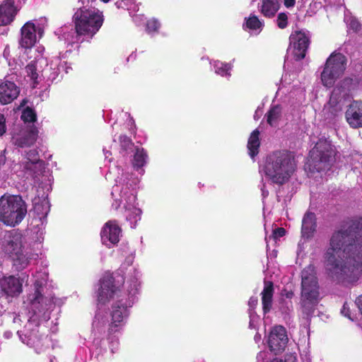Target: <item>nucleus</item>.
Masks as SVG:
<instances>
[{
	"label": "nucleus",
	"mask_w": 362,
	"mask_h": 362,
	"mask_svg": "<svg viewBox=\"0 0 362 362\" xmlns=\"http://www.w3.org/2000/svg\"><path fill=\"white\" fill-rule=\"evenodd\" d=\"M324 258L325 272L332 281H358L362 274V217L348 219L332 233Z\"/></svg>",
	"instance_id": "nucleus-1"
},
{
	"label": "nucleus",
	"mask_w": 362,
	"mask_h": 362,
	"mask_svg": "<svg viewBox=\"0 0 362 362\" xmlns=\"http://www.w3.org/2000/svg\"><path fill=\"white\" fill-rule=\"evenodd\" d=\"M296 167L292 152L288 150L275 151L267 157L264 173L273 183L283 185L289 180Z\"/></svg>",
	"instance_id": "nucleus-2"
},
{
	"label": "nucleus",
	"mask_w": 362,
	"mask_h": 362,
	"mask_svg": "<svg viewBox=\"0 0 362 362\" xmlns=\"http://www.w3.org/2000/svg\"><path fill=\"white\" fill-rule=\"evenodd\" d=\"M336 148L332 141L321 138L310 151L307 163L311 173H320L330 169L336 156Z\"/></svg>",
	"instance_id": "nucleus-3"
},
{
	"label": "nucleus",
	"mask_w": 362,
	"mask_h": 362,
	"mask_svg": "<svg viewBox=\"0 0 362 362\" xmlns=\"http://www.w3.org/2000/svg\"><path fill=\"white\" fill-rule=\"evenodd\" d=\"M104 17L102 12L81 8L74 16L73 22L77 37L87 36L92 38L103 25Z\"/></svg>",
	"instance_id": "nucleus-4"
},
{
	"label": "nucleus",
	"mask_w": 362,
	"mask_h": 362,
	"mask_svg": "<svg viewBox=\"0 0 362 362\" xmlns=\"http://www.w3.org/2000/svg\"><path fill=\"white\" fill-rule=\"evenodd\" d=\"M27 214V206L19 195L2 196L0 198V221L4 224L15 226L19 224Z\"/></svg>",
	"instance_id": "nucleus-5"
},
{
	"label": "nucleus",
	"mask_w": 362,
	"mask_h": 362,
	"mask_svg": "<svg viewBox=\"0 0 362 362\" xmlns=\"http://www.w3.org/2000/svg\"><path fill=\"white\" fill-rule=\"evenodd\" d=\"M22 238L18 230H10L5 235L3 245L4 252L18 270L25 269L29 264V259L23 252Z\"/></svg>",
	"instance_id": "nucleus-6"
},
{
	"label": "nucleus",
	"mask_w": 362,
	"mask_h": 362,
	"mask_svg": "<svg viewBox=\"0 0 362 362\" xmlns=\"http://www.w3.org/2000/svg\"><path fill=\"white\" fill-rule=\"evenodd\" d=\"M131 307L132 303L130 301L123 302L122 299L116 301L112 305L110 313L111 321L107 331V340L110 343L117 340L114 334L119 332L124 325L125 321L129 315V308Z\"/></svg>",
	"instance_id": "nucleus-7"
},
{
	"label": "nucleus",
	"mask_w": 362,
	"mask_h": 362,
	"mask_svg": "<svg viewBox=\"0 0 362 362\" xmlns=\"http://www.w3.org/2000/svg\"><path fill=\"white\" fill-rule=\"evenodd\" d=\"M346 58L341 53H332L327 59L321 74V80L324 86L331 87L335 81L344 72Z\"/></svg>",
	"instance_id": "nucleus-8"
},
{
	"label": "nucleus",
	"mask_w": 362,
	"mask_h": 362,
	"mask_svg": "<svg viewBox=\"0 0 362 362\" xmlns=\"http://www.w3.org/2000/svg\"><path fill=\"white\" fill-rule=\"evenodd\" d=\"M301 296L320 298V286L313 264H309L301 272Z\"/></svg>",
	"instance_id": "nucleus-9"
},
{
	"label": "nucleus",
	"mask_w": 362,
	"mask_h": 362,
	"mask_svg": "<svg viewBox=\"0 0 362 362\" xmlns=\"http://www.w3.org/2000/svg\"><path fill=\"white\" fill-rule=\"evenodd\" d=\"M289 40L293 47L292 53L295 60L300 61L304 59L310 42L306 34L300 30H296L291 33Z\"/></svg>",
	"instance_id": "nucleus-10"
},
{
	"label": "nucleus",
	"mask_w": 362,
	"mask_h": 362,
	"mask_svg": "<svg viewBox=\"0 0 362 362\" xmlns=\"http://www.w3.org/2000/svg\"><path fill=\"white\" fill-rule=\"evenodd\" d=\"M288 337L285 327L275 326L270 332L268 344L271 351L275 355L282 353L288 344Z\"/></svg>",
	"instance_id": "nucleus-11"
},
{
	"label": "nucleus",
	"mask_w": 362,
	"mask_h": 362,
	"mask_svg": "<svg viewBox=\"0 0 362 362\" xmlns=\"http://www.w3.org/2000/svg\"><path fill=\"white\" fill-rule=\"evenodd\" d=\"M114 282L115 279L111 275L105 276L100 280V286L98 293V301L100 303L105 304L120 291Z\"/></svg>",
	"instance_id": "nucleus-12"
},
{
	"label": "nucleus",
	"mask_w": 362,
	"mask_h": 362,
	"mask_svg": "<svg viewBox=\"0 0 362 362\" xmlns=\"http://www.w3.org/2000/svg\"><path fill=\"white\" fill-rule=\"evenodd\" d=\"M121 233L122 229L115 220L107 221L100 232L102 243L109 247L111 245L117 244Z\"/></svg>",
	"instance_id": "nucleus-13"
},
{
	"label": "nucleus",
	"mask_w": 362,
	"mask_h": 362,
	"mask_svg": "<svg viewBox=\"0 0 362 362\" xmlns=\"http://www.w3.org/2000/svg\"><path fill=\"white\" fill-rule=\"evenodd\" d=\"M20 87L7 78L0 80V104L5 105L11 103L19 95Z\"/></svg>",
	"instance_id": "nucleus-14"
},
{
	"label": "nucleus",
	"mask_w": 362,
	"mask_h": 362,
	"mask_svg": "<svg viewBox=\"0 0 362 362\" xmlns=\"http://www.w3.org/2000/svg\"><path fill=\"white\" fill-rule=\"evenodd\" d=\"M35 287L34 297L30 300V305L34 315H37L48 310L52 300L42 294V285L40 281H36Z\"/></svg>",
	"instance_id": "nucleus-15"
},
{
	"label": "nucleus",
	"mask_w": 362,
	"mask_h": 362,
	"mask_svg": "<svg viewBox=\"0 0 362 362\" xmlns=\"http://www.w3.org/2000/svg\"><path fill=\"white\" fill-rule=\"evenodd\" d=\"M345 117L351 127L354 129L362 127V102L353 101L346 110Z\"/></svg>",
	"instance_id": "nucleus-16"
},
{
	"label": "nucleus",
	"mask_w": 362,
	"mask_h": 362,
	"mask_svg": "<svg viewBox=\"0 0 362 362\" xmlns=\"http://www.w3.org/2000/svg\"><path fill=\"white\" fill-rule=\"evenodd\" d=\"M36 32L35 25L33 22L25 23L21 29L20 47L25 49L34 47L37 41Z\"/></svg>",
	"instance_id": "nucleus-17"
},
{
	"label": "nucleus",
	"mask_w": 362,
	"mask_h": 362,
	"mask_svg": "<svg viewBox=\"0 0 362 362\" xmlns=\"http://www.w3.org/2000/svg\"><path fill=\"white\" fill-rule=\"evenodd\" d=\"M18 12L13 0H5L0 4V26L10 25Z\"/></svg>",
	"instance_id": "nucleus-18"
},
{
	"label": "nucleus",
	"mask_w": 362,
	"mask_h": 362,
	"mask_svg": "<svg viewBox=\"0 0 362 362\" xmlns=\"http://www.w3.org/2000/svg\"><path fill=\"white\" fill-rule=\"evenodd\" d=\"M274 293V283L271 281L264 280V288L260 293L262 311L264 315L269 313L272 309Z\"/></svg>",
	"instance_id": "nucleus-19"
},
{
	"label": "nucleus",
	"mask_w": 362,
	"mask_h": 362,
	"mask_svg": "<svg viewBox=\"0 0 362 362\" xmlns=\"http://www.w3.org/2000/svg\"><path fill=\"white\" fill-rule=\"evenodd\" d=\"M317 221L315 213L307 211L302 220L301 233L304 238H310L316 230Z\"/></svg>",
	"instance_id": "nucleus-20"
},
{
	"label": "nucleus",
	"mask_w": 362,
	"mask_h": 362,
	"mask_svg": "<svg viewBox=\"0 0 362 362\" xmlns=\"http://www.w3.org/2000/svg\"><path fill=\"white\" fill-rule=\"evenodd\" d=\"M38 130L36 127H32L21 136L15 139L14 144L20 148L29 147L33 145L37 138Z\"/></svg>",
	"instance_id": "nucleus-21"
},
{
	"label": "nucleus",
	"mask_w": 362,
	"mask_h": 362,
	"mask_svg": "<svg viewBox=\"0 0 362 362\" xmlns=\"http://www.w3.org/2000/svg\"><path fill=\"white\" fill-rule=\"evenodd\" d=\"M320 298L301 296L300 307L303 317L310 319L314 314Z\"/></svg>",
	"instance_id": "nucleus-22"
},
{
	"label": "nucleus",
	"mask_w": 362,
	"mask_h": 362,
	"mask_svg": "<svg viewBox=\"0 0 362 362\" xmlns=\"http://www.w3.org/2000/svg\"><path fill=\"white\" fill-rule=\"evenodd\" d=\"M279 0H262L260 13L266 18H273L280 8Z\"/></svg>",
	"instance_id": "nucleus-23"
},
{
	"label": "nucleus",
	"mask_w": 362,
	"mask_h": 362,
	"mask_svg": "<svg viewBox=\"0 0 362 362\" xmlns=\"http://www.w3.org/2000/svg\"><path fill=\"white\" fill-rule=\"evenodd\" d=\"M259 131L256 129L251 133L247 141V149L250 156L254 158L259 153L260 146Z\"/></svg>",
	"instance_id": "nucleus-24"
},
{
	"label": "nucleus",
	"mask_w": 362,
	"mask_h": 362,
	"mask_svg": "<svg viewBox=\"0 0 362 362\" xmlns=\"http://www.w3.org/2000/svg\"><path fill=\"white\" fill-rule=\"evenodd\" d=\"M4 289L11 295L19 294L22 291V284L19 279L11 276L4 280Z\"/></svg>",
	"instance_id": "nucleus-25"
},
{
	"label": "nucleus",
	"mask_w": 362,
	"mask_h": 362,
	"mask_svg": "<svg viewBox=\"0 0 362 362\" xmlns=\"http://www.w3.org/2000/svg\"><path fill=\"white\" fill-rule=\"evenodd\" d=\"M40 322L39 319L32 317L28 320V323L25 326L26 335L30 339H38L40 338V334L39 331Z\"/></svg>",
	"instance_id": "nucleus-26"
},
{
	"label": "nucleus",
	"mask_w": 362,
	"mask_h": 362,
	"mask_svg": "<svg viewBox=\"0 0 362 362\" xmlns=\"http://www.w3.org/2000/svg\"><path fill=\"white\" fill-rule=\"evenodd\" d=\"M26 76L33 82V88H35L40 83V71L37 69V61L32 60L25 67Z\"/></svg>",
	"instance_id": "nucleus-27"
},
{
	"label": "nucleus",
	"mask_w": 362,
	"mask_h": 362,
	"mask_svg": "<svg viewBox=\"0 0 362 362\" xmlns=\"http://www.w3.org/2000/svg\"><path fill=\"white\" fill-rule=\"evenodd\" d=\"M23 168L26 172L29 173L33 177H37L42 174L45 170V162H25Z\"/></svg>",
	"instance_id": "nucleus-28"
},
{
	"label": "nucleus",
	"mask_w": 362,
	"mask_h": 362,
	"mask_svg": "<svg viewBox=\"0 0 362 362\" xmlns=\"http://www.w3.org/2000/svg\"><path fill=\"white\" fill-rule=\"evenodd\" d=\"M265 117L270 126H276L281 117V107L278 105L271 107Z\"/></svg>",
	"instance_id": "nucleus-29"
},
{
	"label": "nucleus",
	"mask_w": 362,
	"mask_h": 362,
	"mask_svg": "<svg viewBox=\"0 0 362 362\" xmlns=\"http://www.w3.org/2000/svg\"><path fill=\"white\" fill-rule=\"evenodd\" d=\"M147 157V153L143 148L136 147L132 161L134 168L136 169L141 168L146 164Z\"/></svg>",
	"instance_id": "nucleus-30"
},
{
	"label": "nucleus",
	"mask_w": 362,
	"mask_h": 362,
	"mask_svg": "<svg viewBox=\"0 0 362 362\" xmlns=\"http://www.w3.org/2000/svg\"><path fill=\"white\" fill-rule=\"evenodd\" d=\"M119 142L120 146V153L123 156H126L129 152L133 151L134 148V144L132 140L127 135H120L119 136Z\"/></svg>",
	"instance_id": "nucleus-31"
},
{
	"label": "nucleus",
	"mask_w": 362,
	"mask_h": 362,
	"mask_svg": "<svg viewBox=\"0 0 362 362\" xmlns=\"http://www.w3.org/2000/svg\"><path fill=\"white\" fill-rule=\"evenodd\" d=\"M263 26V22L255 15L251 14L248 18H245V27L249 30H257Z\"/></svg>",
	"instance_id": "nucleus-32"
},
{
	"label": "nucleus",
	"mask_w": 362,
	"mask_h": 362,
	"mask_svg": "<svg viewBox=\"0 0 362 362\" xmlns=\"http://www.w3.org/2000/svg\"><path fill=\"white\" fill-rule=\"evenodd\" d=\"M21 118L24 122H35L37 119V115L34 109L26 107L23 110Z\"/></svg>",
	"instance_id": "nucleus-33"
},
{
	"label": "nucleus",
	"mask_w": 362,
	"mask_h": 362,
	"mask_svg": "<svg viewBox=\"0 0 362 362\" xmlns=\"http://www.w3.org/2000/svg\"><path fill=\"white\" fill-rule=\"evenodd\" d=\"M230 69L231 66L228 64L221 62L216 64V72L222 76H230Z\"/></svg>",
	"instance_id": "nucleus-34"
},
{
	"label": "nucleus",
	"mask_w": 362,
	"mask_h": 362,
	"mask_svg": "<svg viewBox=\"0 0 362 362\" xmlns=\"http://www.w3.org/2000/svg\"><path fill=\"white\" fill-rule=\"evenodd\" d=\"M160 23L156 18L149 19L146 23V31L149 33L158 32Z\"/></svg>",
	"instance_id": "nucleus-35"
},
{
	"label": "nucleus",
	"mask_w": 362,
	"mask_h": 362,
	"mask_svg": "<svg viewBox=\"0 0 362 362\" xmlns=\"http://www.w3.org/2000/svg\"><path fill=\"white\" fill-rule=\"evenodd\" d=\"M276 24L281 29H284L288 25V16L286 13L281 12L278 14Z\"/></svg>",
	"instance_id": "nucleus-36"
},
{
	"label": "nucleus",
	"mask_w": 362,
	"mask_h": 362,
	"mask_svg": "<svg viewBox=\"0 0 362 362\" xmlns=\"http://www.w3.org/2000/svg\"><path fill=\"white\" fill-rule=\"evenodd\" d=\"M27 161L26 162H38L42 161L40 159L39 154L37 150L32 149L27 152Z\"/></svg>",
	"instance_id": "nucleus-37"
},
{
	"label": "nucleus",
	"mask_w": 362,
	"mask_h": 362,
	"mask_svg": "<svg viewBox=\"0 0 362 362\" xmlns=\"http://www.w3.org/2000/svg\"><path fill=\"white\" fill-rule=\"evenodd\" d=\"M134 211L132 214L127 216V220L130 221H134L135 223L137 222L138 220L140 219L139 215H140V210L136 208H134Z\"/></svg>",
	"instance_id": "nucleus-38"
},
{
	"label": "nucleus",
	"mask_w": 362,
	"mask_h": 362,
	"mask_svg": "<svg viewBox=\"0 0 362 362\" xmlns=\"http://www.w3.org/2000/svg\"><path fill=\"white\" fill-rule=\"evenodd\" d=\"M286 231L285 228H284L282 227L276 228V229H274L273 230L272 237L274 240H277V239L284 236L286 234Z\"/></svg>",
	"instance_id": "nucleus-39"
},
{
	"label": "nucleus",
	"mask_w": 362,
	"mask_h": 362,
	"mask_svg": "<svg viewBox=\"0 0 362 362\" xmlns=\"http://www.w3.org/2000/svg\"><path fill=\"white\" fill-rule=\"evenodd\" d=\"M6 132V118L3 114L0 113V136H3Z\"/></svg>",
	"instance_id": "nucleus-40"
},
{
	"label": "nucleus",
	"mask_w": 362,
	"mask_h": 362,
	"mask_svg": "<svg viewBox=\"0 0 362 362\" xmlns=\"http://www.w3.org/2000/svg\"><path fill=\"white\" fill-rule=\"evenodd\" d=\"M349 28L354 32H358L361 29V23L356 19H351L349 23Z\"/></svg>",
	"instance_id": "nucleus-41"
},
{
	"label": "nucleus",
	"mask_w": 362,
	"mask_h": 362,
	"mask_svg": "<svg viewBox=\"0 0 362 362\" xmlns=\"http://www.w3.org/2000/svg\"><path fill=\"white\" fill-rule=\"evenodd\" d=\"M341 313L346 317L350 319L351 320H354L353 318L351 316V312L350 309L348 307V304L345 303L342 307V309L341 310Z\"/></svg>",
	"instance_id": "nucleus-42"
},
{
	"label": "nucleus",
	"mask_w": 362,
	"mask_h": 362,
	"mask_svg": "<svg viewBox=\"0 0 362 362\" xmlns=\"http://www.w3.org/2000/svg\"><path fill=\"white\" fill-rule=\"evenodd\" d=\"M258 304V299L257 297L252 296L248 301L250 308L255 309Z\"/></svg>",
	"instance_id": "nucleus-43"
},
{
	"label": "nucleus",
	"mask_w": 362,
	"mask_h": 362,
	"mask_svg": "<svg viewBox=\"0 0 362 362\" xmlns=\"http://www.w3.org/2000/svg\"><path fill=\"white\" fill-rule=\"evenodd\" d=\"M296 0H284V4L286 8H292L295 6Z\"/></svg>",
	"instance_id": "nucleus-44"
},
{
	"label": "nucleus",
	"mask_w": 362,
	"mask_h": 362,
	"mask_svg": "<svg viewBox=\"0 0 362 362\" xmlns=\"http://www.w3.org/2000/svg\"><path fill=\"white\" fill-rule=\"evenodd\" d=\"M356 304L362 315V294L356 298Z\"/></svg>",
	"instance_id": "nucleus-45"
},
{
	"label": "nucleus",
	"mask_w": 362,
	"mask_h": 362,
	"mask_svg": "<svg viewBox=\"0 0 362 362\" xmlns=\"http://www.w3.org/2000/svg\"><path fill=\"white\" fill-rule=\"evenodd\" d=\"M282 294L286 296V298L291 299L294 296V293L292 291H287L284 289L282 291Z\"/></svg>",
	"instance_id": "nucleus-46"
},
{
	"label": "nucleus",
	"mask_w": 362,
	"mask_h": 362,
	"mask_svg": "<svg viewBox=\"0 0 362 362\" xmlns=\"http://www.w3.org/2000/svg\"><path fill=\"white\" fill-rule=\"evenodd\" d=\"M121 202L115 200V202L112 204V207L115 208V210L118 209V208L120 206Z\"/></svg>",
	"instance_id": "nucleus-47"
},
{
	"label": "nucleus",
	"mask_w": 362,
	"mask_h": 362,
	"mask_svg": "<svg viewBox=\"0 0 362 362\" xmlns=\"http://www.w3.org/2000/svg\"><path fill=\"white\" fill-rule=\"evenodd\" d=\"M28 100L26 99V98H24L21 102V104H20V107H22L23 106H25L27 103H28Z\"/></svg>",
	"instance_id": "nucleus-48"
},
{
	"label": "nucleus",
	"mask_w": 362,
	"mask_h": 362,
	"mask_svg": "<svg viewBox=\"0 0 362 362\" xmlns=\"http://www.w3.org/2000/svg\"><path fill=\"white\" fill-rule=\"evenodd\" d=\"M6 162L5 156H0V165H4Z\"/></svg>",
	"instance_id": "nucleus-49"
},
{
	"label": "nucleus",
	"mask_w": 362,
	"mask_h": 362,
	"mask_svg": "<svg viewBox=\"0 0 362 362\" xmlns=\"http://www.w3.org/2000/svg\"><path fill=\"white\" fill-rule=\"evenodd\" d=\"M272 362H286V361H283L281 359H279V358H274Z\"/></svg>",
	"instance_id": "nucleus-50"
},
{
	"label": "nucleus",
	"mask_w": 362,
	"mask_h": 362,
	"mask_svg": "<svg viewBox=\"0 0 362 362\" xmlns=\"http://www.w3.org/2000/svg\"><path fill=\"white\" fill-rule=\"evenodd\" d=\"M101 1L104 2V3H107L110 1V0H100Z\"/></svg>",
	"instance_id": "nucleus-51"
},
{
	"label": "nucleus",
	"mask_w": 362,
	"mask_h": 362,
	"mask_svg": "<svg viewBox=\"0 0 362 362\" xmlns=\"http://www.w3.org/2000/svg\"><path fill=\"white\" fill-rule=\"evenodd\" d=\"M332 98H331L330 100H329V104L332 103Z\"/></svg>",
	"instance_id": "nucleus-52"
}]
</instances>
